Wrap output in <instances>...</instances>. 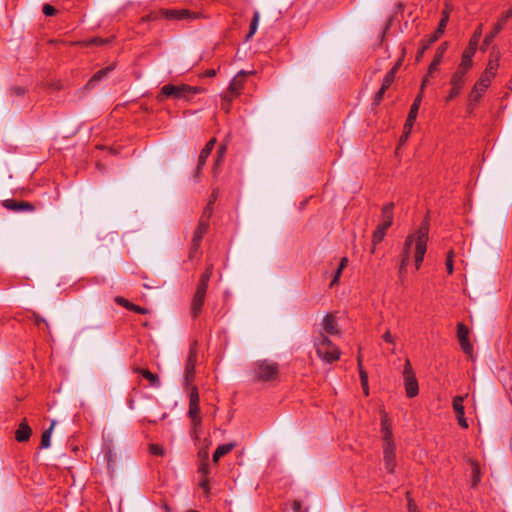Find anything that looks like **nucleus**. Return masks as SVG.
Wrapping results in <instances>:
<instances>
[{
	"instance_id": "nucleus-1",
	"label": "nucleus",
	"mask_w": 512,
	"mask_h": 512,
	"mask_svg": "<svg viewBox=\"0 0 512 512\" xmlns=\"http://www.w3.org/2000/svg\"><path fill=\"white\" fill-rule=\"evenodd\" d=\"M428 235H429V221L425 219L420 224L418 230L407 237L405 241V247L403 251V256L401 259L400 267H399V273L402 275L409 263L410 259V252H411V246L412 243L415 242V265L416 269L420 268V265L424 259L426 250H427V241H428Z\"/></svg>"
},
{
	"instance_id": "nucleus-2",
	"label": "nucleus",
	"mask_w": 512,
	"mask_h": 512,
	"mask_svg": "<svg viewBox=\"0 0 512 512\" xmlns=\"http://www.w3.org/2000/svg\"><path fill=\"white\" fill-rule=\"evenodd\" d=\"M381 432L383 438L385 468L389 473H393L396 468V448L390 424L385 417L381 420Z\"/></svg>"
},
{
	"instance_id": "nucleus-3",
	"label": "nucleus",
	"mask_w": 512,
	"mask_h": 512,
	"mask_svg": "<svg viewBox=\"0 0 512 512\" xmlns=\"http://www.w3.org/2000/svg\"><path fill=\"white\" fill-rule=\"evenodd\" d=\"M199 92L200 88L187 84H166L161 88V92L157 95V100L159 102L164 101L166 98H171L173 100H189Z\"/></svg>"
},
{
	"instance_id": "nucleus-4",
	"label": "nucleus",
	"mask_w": 512,
	"mask_h": 512,
	"mask_svg": "<svg viewBox=\"0 0 512 512\" xmlns=\"http://www.w3.org/2000/svg\"><path fill=\"white\" fill-rule=\"evenodd\" d=\"M499 62L498 59H490L484 72L481 74L479 80L475 83L471 94L470 100L477 102L482 97L486 89L489 87L492 79L496 75V71L498 69Z\"/></svg>"
},
{
	"instance_id": "nucleus-5",
	"label": "nucleus",
	"mask_w": 512,
	"mask_h": 512,
	"mask_svg": "<svg viewBox=\"0 0 512 512\" xmlns=\"http://www.w3.org/2000/svg\"><path fill=\"white\" fill-rule=\"evenodd\" d=\"M314 346L317 355L327 363L337 361L340 357V350L323 332H319L318 335L315 336Z\"/></svg>"
},
{
	"instance_id": "nucleus-6",
	"label": "nucleus",
	"mask_w": 512,
	"mask_h": 512,
	"mask_svg": "<svg viewBox=\"0 0 512 512\" xmlns=\"http://www.w3.org/2000/svg\"><path fill=\"white\" fill-rule=\"evenodd\" d=\"M189 390V409L188 416L192 423V436L197 439V429L201 426L202 418L200 416V397L195 385L186 388Z\"/></svg>"
},
{
	"instance_id": "nucleus-7",
	"label": "nucleus",
	"mask_w": 512,
	"mask_h": 512,
	"mask_svg": "<svg viewBox=\"0 0 512 512\" xmlns=\"http://www.w3.org/2000/svg\"><path fill=\"white\" fill-rule=\"evenodd\" d=\"M159 18H165L168 20H190L197 18V14L187 9H167L151 12L147 16L143 17L145 21H154Z\"/></svg>"
},
{
	"instance_id": "nucleus-8",
	"label": "nucleus",
	"mask_w": 512,
	"mask_h": 512,
	"mask_svg": "<svg viewBox=\"0 0 512 512\" xmlns=\"http://www.w3.org/2000/svg\"><path fill=\"white\" fill-rule=\"evenodd\" d=\"M254 377L258 381L275 380L279 374L278 364L269 360L257 361L253 365Z\"/></svg>"
},
{
	"instance_id": "nucleus-9",
	"label": "nucleus",
	"mask_w": 512,
	"mask_h": 512,
	"mask_svg": "<svg viewBox=\"0 0 512 512\" xmlns=\"http://www.w3.org/2000/svg\"><path fill=\"white\" fill-rule=\"evenodd\" d=\"M198 361L197 342L194 341L189 348V352L184 366V386L188 388L192 386L195 379V367Z\"/></svg>"
},
{
	"instance_id": "nucleus-10",
	"label": "nucleus",
	"mask_w": 512,
	"mask_h": 512,
	"mask_svg": "<svg viewBox=\"0 0 512 512\" xmlns=\"http://www.w3.org/2000/svg\"><path fill=\"white\" fill-rule=\"evenodd\" d=\"M403 381L406 396L414 398L419 393L418 381L409 360H406L403 370Z\"/></svg>"
},
{
	"instance_id": "nucleus-11",
	"label": "nucleus",
	"mask_w": 512,
	"mask_h": 512,
	"mask_svg": "<svg viewBox=\"0 0 512 512\" xmlns=\"http://www.w3.org/2000/svg\"><path fill=\"white\" fill-rule=\"evenodd\" d=\"M510 18H512V8L502 14L498 22L494 25L492 31L485 36L483 41L484 47H487L491 44L496 35L503 29L504 25Z\"/></svg>"
},
{
	"instance_id": "nucleus-12",
	"label": "nucleus",
	"mask_w": 512,
	"mask_h": 512,
	"mask_svg": "<svg viewBox=\"0 0 512 512\" xmlns=\"http://www.w3.org/2000/svg\"><path fill=\"white\" fill-rule=\"evenodd\" d=\"M457 338L463 352L471 355L473 346L469 341V329L463 323L457 325Z\"/></svg>"
},
{
	"instance_id": "nucleus-13",
	"label": "nucleus",
	"mask_w": 512,
	"mask_h": 512,
	"mask_svg": "<svg viewBox=\"0 0 512 512\" xmlns=\"http://www.w3.org/2000/svg\"><path fill=\"white\" fill-rule=\"evenodd\" d=\"M321 326L322 329L319 332H323L324 335L336 336L340 333L336 316L332 313L324 316Z\"/></svg>"
},
{
	"instance_id": "nucleus-14",
	"label": "nucleus",
	"mask_w": 512,
	"mask_h": 512,
	"mask_svg": "<svg viewBox=\"0 0 512 512\" xmlns=\"http://www.w3.org/2000/svg\"><path fill=\"white\" fill-rule=\"evenodd\" d=\"M464 84H465V77L461 76L459 74L453 73L451 80H450L451 89L446 97V102H449V101H452L453 99H455L460 94Z\"/></svg>"
},
{
	"instance_id": "nucleus-15",
	"label": "nucleus",
	"mask_w": 512,
	"mask_h": 512,
	"mask_svg": "<svg viewBox=\"0 0 512 512\" xmlns=\"http://www.w3.org/2000/svg\"><path fill=\"white\" fill-rule=\"evenodd\" d=\"M206 292L207 290L205 289L198 287L196 288V292L191 302V313L194 318H196L201 313L205 301Z\"/></svg>"
},
{
	"instance_id": "nucleus-16",
	"label": "nucleus",
	"mask_w": 512,
	"mask_h": 512,
	"mask_svg": "<svg viewBox=\"0 0 512 512\" xmlns=\"http://www.w3.org/2000/svg\"><path fill=\"white\" fill-rule=\"evenodd\" d=\"M209 229V223L207 219H204V217H201L199 220V223L193 233L192 240L194 242V246L201 245L202 239L204 235L207 233Z\"/></svg>"
},
{
	"instance_id": "nucleus-17",
	"label": "nucleus",
	"mask_w": 512,
	"mask_h": 512,
	"mask_svg": "<svg viewBox=\"0 0 512 512\" xmlns=\"http://www.w3.org/2000/svg\"><path fill=\"white\" fill-rule=\"evenodd\" d=\"M4 206L12 211L32 212L35 209L34 205L27 201L6 200Z\"/></svg>"
},
{
	"instance_id": "nucleus-18",
	"label": "nucleus",
	"mask_w": 512,
	"mask_h": 512,
	"mask_svg": "<svg viewBox=\"0 0 512 512\" xmlns=\"http://www.w3.org/2000/svg\"><path fill=\"white\" fill-rule=\"evenodd\" d=\"M215 143H216V139L212 138L207 142L205 147L201 150L199 158H198V163H197V174H199L201 169L204 167L207 158L210 156V154L214 148Z\"/></svg>"
},
{
	"instance_id": "nucleus-19",
	"label": "nucleus",
	"mask_w": 512,
	"mask_h": 512,
	"mask_svg": "<svg viewBox=\"0 0 512 512\" xmlns=\"http://www.w3.org/2000/svg\"><path fill=\"white\" fill-rule=\"evenodd\" d=\"M246 76H247V72L242 70L231 80L229 87H228L231 94H233V95L240 94L241 90L244 87V80H245Z\"/></svg>"
},
{
	"instance_id": "nucleus-20",
	"label": "nucleus",
	"mask_w": 512,
	"mask_h": 512,
	"mask_svg": "<svg viewBox=\"0 0 512 512\" xmlns=\"http://www.w3.org/2000/svg\"><path fill=\"white\" fill-rule=\"evenodd\" d=\"M446 49H447V43L446 42L442 43L437 48L436 53L434 55V59L431 62L430 66H429V69H428V74L429 75H432V73L437 70L438 66L442 62L443 56H444V54L446 52Z\"/></svg>"
},
{
	"instance_id": "nucleus-21",
	"label": "nucleus",
	"mask_w": 512,
	"mask_h": 512,
	"mask_svg": "<svg viewBox=\"0 0 512 512\" xmlns=\"http://www.w3.org/2000/svg\"><path fill=\"white\" fill-rule=\"evenodd\" d=\"M32 434V430L27 424L26 420H23L15 433V438L18 442H26L29 440Z\"/></svg>"
},
{
	"instance_id": "nucleus-22",
	"label": "nucleus",
	"mask_w": 512,
	"mask_h": 512,
	"mask_svg": "<svg viewBox=\"0 0 512 512\" xmlns=\"http://www.w3.org/2000/svg\"><path fill=\"white\" fill-rule=\"evenodd\" d=\"M135 372L140 374L143 378L149 381L150 386L158 388L161 385L160 379L157 374L150 372L147 369L136 368Z\"/></svg>"
},
{
	"instance_id": "nucleus-23",
	"label": "nucleus",
	"mask_w": 512,
	"mask_h": 512,
	"mask_svg": "<svg viewBox=\"0 0 512 512\" xmlns=\"http://www.w3.org/2000/svg\"><path fill=\"white\" fill-rule=\"evenodd\" d=\"M234 447H235L234 443H226V444H222V445L218 446L212 456L213 462L217 463L221 457L230 453L234 449Z\"/></svg>"
},
{
	"instance_id": "nucleus-24",
	"label": "nucleus",
	"mask_w": 512,
	"mask_h": 512,
	"mask_svg": "<svg viewBox=\"0 0 512 512\" xmlns=\"http://www.w3.org/2000/svg\"><path fill=\"white\" fill-rule=\"evenodd\" d=\"M472 66L473 59L461 57V62L454 73L465 77L467 72L472 68Z\"/></svg>"
},
{
	"instance_id": "nucleus-25",
	"label": "nucleus",
	"mask_w": 512,
	"mask_h": 512,
	"mask_svg": "<svg viewBox=\"0 0 512 512\" xmlns=\"http://www.w3.org/2000/svg\"><path fill=\"white\" fill-rule=\"evenodd\" d=\"M212 272H213V267L212 265L208 266L206 268V270L204 271V273L201 275L200 277V280H199V283L197 285L198 288H202V289H205L207 290L208 288V283L210 281V278L212 276Z\"/></svg>"
},
{
	"instance_id": "nucleus-26",
	"label": "nucleus",
	"mask_w": 512,
	"mask_h": 512,
	"mask_svg": "<svg viewBox=\"0 0 512 512\" xmlns=\"http://www.w3.org/2000/svg\"><path fill=\"white\" fill-rule=\"evenodd\" d=\"M422 99H423L422 93H418V95L415 97V99L410 107V111L408 113V118L416 120Z\"/></svg>"
},
{
	"instance_id": "nucleus-27",
	"label": "nucleus",
	"mask_w": 512,
	"mask_h": 512,
	"mask_svg": "<svg viewBox=\"0 0 512 512\" xmlns=\"http://www.w3.org/2000/svg\"><path fill=\"white\" fill-rule=\"evenodd\" d=\"M115 68L114 64H111L105 68L100 69L97 71L93 77L90 79L89 83L97 82L105 78L109 73H111Z\"/></svg>"
},
{
	"instance_id": "nucleus-28",
	"label": "nucleus",
	"mask_w": 512,
	"mask_h": 512,
	"mask_svg": "<svg viewBox=\"0 0 512 512\" xmlns=\"http://www.w3.org/2000/svg\"><path fill=\"white\" fill-rule=\"evenodd\" d=\"M393 209H394V203L390 202L386 204L382 208V219L383 221H386L387 223H393Z\"/></svg>"
},
{
	"instance_id": "nucleus-29",
	"label": "nucleus",
	"mask_w": 512,
	"mask_h": 512,
	"mask_svg": "<svg viewBox=\"0 0 512 512\" xmlns=\"http://www.w3.org/2000/svg\"><path fill=\"white\" fill-rule=\"evenodd\" d=\"M260 14L258 11H255L253 14V18L250 23L249 32L246 36V40H249L253 37V35L256 33L258 24H259Z\"/></svg>"
},
{
	"instance_id": "nucleus-30",
	"label": "nucleus",
	"mask_w": 512,
	"mask_h": 512,
	"mask_svg": "<svg viewBox=\"0 0 512 512\" xmlns=\"http://www.w3.org/2000/svg\"><path fill=\"white\" fill-rule=\"evenodd\" d=\"M464 398H465V396H460V395L455 396L453 398L452 406H453V410L456 413V415H464V406H463Z\"/></svg>"
},
{
	"instance_id": "nucleus-31",
	"label": "nucleus",
	"mask_w": 512,
	"mask_h": 512,
	"mask_svg": "<svg viewBox=\"0 0 512 512\" xmlns=\"http://www.w3.org/2000/svg\"><path fill=\"white\" fill-rule=\"evenodd\" d=\"M54 425H55V422L53 421L50 428L45 430L42 433L40 448H49L50 447L51 433H52Z\"/></svg>"
},
{
	"instance_id": "nucleus-32",
	"label": "nucleus",
	"mask_w": 512,
	"mask_h": 512,
	"mask_svg": "<svg viewBox=\"0 0 512 512\" xmlns=\"http://www.w3.org/2000/svg\"><path fill=\"white\" fill-rule=\"evenodd\" d=\"M216 197H217V192L214 190L213 193H212V198L209 201V203L207 204V206L205 207L204 212H203V214L201 216V217H204V219H207L208 222H209V219H210V217L212 215L213 204H214V201L216 200Z\"/></svg>"
},
{
	"instance_id": "nucleus-33",
	"label": "nucleus",
	"mask_w": 512,
	"mask_h": 512,
	"mask_svg": "<svg viewBox=\"0 0 512 512\" xmlns=\"http://www.w3.org/2000/svg\"><path fill=\"white\" fill-rule=\"evenodd\" d=\"M385 234L386 233L384 231H382V229H379L378 227L375 229L373 236H372L373 247L371 249V253L375 252V246L383 240Z\"/></svg>"
},
{
	"instance_id": "nucleus-34",
	"label": "nucleus",
	"mask_w": 512,
	"mask_h": 512,
	"mask_svg": "<svg viewBox=\"0 0 512 512\" xmlns=\"http://www.w3.org/2000/svg\"><path fill=\"white\" fill-rule=\"evenodd\" d=\"M110 42V39H103L101 37H94L92 39L81 42L83 46H100Z\"/></svg>"
},
{
	"instance_id": "nucleus-35",
	"label": "nucleus",
	"mask_w": 512,
	"mask_h": 512,
	"mask_svg": "<svg viewBox=\"0 0 512 512\" xmlns=\"http://www.w3.org/2000/svg\"><path fill=\"white\" fill-rule=\"evenodd\" d=\"M480 482V467L477 463L472 464V486H476Z\"/></svg>"
},
{
	"instance_id": "nucleus-36",
	"label": "nucleus",
	"mask_w": 512,
	"mask_h": 512,
	"mask_svg": "<svg viewBox=\"0 0 512 512\" xmlns=\"http://www.w3.org/2000/svg\"><path fill=\"white\" fill-rule=\"evenodd\" d=\"M104 458H105V460L107 462L108 469L112 470L113 466H114V463H115V460H116V453H114L111 449H108V451L106 452Z\"/></svg>"
},
{
	"instance_id": "nucleus-37",
	"label": "nucleus",
	"mask_w": 512,
	"mask_h": 512,
	"mask_svg": "<svg viewBox=\"0 0 512 512\" xmlns=\"http://www.w3.org/2000/svg\"><path fill=\"white\" fill-rule=\"evenodd\" d=\"M395 75L396 74H394V71H389L385 75V77H384V79L382 81L381 87H383L384 89H388L391 86V84L394 82Z\"/></svg>"
},
{
	"instance_id": "nucleus-38",
	"label": "nucleus",
	"mask_w": 512,
	"mask_h": 512,
	"mask_svg": "<svg viewBox=\"0 0 512 512\" xmlns=\"http://www.w3.org/2000/svg\"><path fill=\"white\" fill-rule=\"evenodd\" d=\"M448 20H449V13L445 9V10L442 11V16H441V19H440L438 27H437V28H439V32H444L445 31V28L447 26Z\"/></svg>"
},
{
	"instance_id": "nucleus-39",
	"label": "nucleus",
	"mask_w": 512,
	"mask_h": 512,
	"mask_svg": "<svg viewBox=\"0 0 512 512\" xmlns=\"http://www.w3.org/2000/svg\"><path fill=\"white\" fill-rule=\"evenodd\" d=\"M476 50H477V47L474 46V42L469 43L467 48L463 51L462 57L467 58V59L468 58L473 59V56H474Z\"/></svg>"
},
{
	"instance_id": "nucleus-40",
	"label": "nucleus",
	"mask_w": 512,
	"mask_h": 512,
	"mask_svg": "<svg viewBox=\"0 0 512 512\" xmlns=\"http://www.w3.org/2000/svg\"><path fill=\"white\" fill-rule=\"evenodd\" d=\"M430 45L431 44L427 40H423L421 42V46L418 49L417 54H416V61H420L421 60V58L423 57L425 51L430 47Z\"/></svg>"
},
{
	"instance_id": "nucleus-41",
	"label": "nucleus",
	"mask_w": 512,
	"mask_h": 512,
	"mask_svg": "<svg viewBox=\"0 0 512 512\" xmlns=\"http://www.w3.org/2000/svg\"><path fill=\"white\" fill-rule=\"evenodd\" d=\"M200 488L203 490V493L206 497H209L210 487H209V479L208 477H201L199 482Z\"/></svg>"
},
{
	"instance_id": "nucleus-42",
	"label": "nucleus",
	"mask_w": 512,
	"mask_h": 512,
	"mask_svg": "<svg viewBox=\"0 0 512 512\" xmlns=\"http://www.w3.org/2000/svg\"><path fill=\"white\" fill-rule=\"evenodd\" d=\"M482 35V24H480L477 29L474 31L469 43H473L474 42V46H478V42H479V39Z\"/></svg>"
},
{
	"instance_id": "nucleus-43",
	"label": "nucleus",
	"mask_w": 512,
	"mask_h": 512,
	"mask_svg": "<svg viewBox=\"0 0 512 512\" xmlns=\"http://www.w3.org/2000/svg\"><path fill=\"white\" fill-rule=\"evenodd\" d=\"M42 12L45 16L51 17L57 13V10L50 4H44L42 7Z\"/></svg>"
},
{
	"instance_id": "nucleus-44",
	"label": "nucleus",
	"mask_w": 512,
	"mask_h": 512,
	"mask_svg": "<svg viewBox=\"0 0 512 512\" xmlns=\"http://www.w3.org/2000/svg\"><path fill=\"white\" fill-rule=\"evenodd\" d=\"M149 451L151 454L156 456H162L164 454L163 447L158 444H151L149 447Z\"/></svg>"
},
{
	"instance_id": "nucleus-45",
	"label": "nucleus",
	"mask_w": 512,
	"mask_h": 512,
	"mask_svg": "<svg viewBox=\"0 0 512 512\" xmlns=\"http://www.w3.org/2000/svg\"><path fill=\"white\" fill-rule=\"evenodd\" d=\"M414 123H415V119H411V118L407 117L406 122L404 124L403 133L410 135Z\"/></svg>"
},
{
	"instance_id": "nucleus-46",
	"label": "nucleus",
	"mask_w": 512,
	"mask_h": 512,
	"mask_svg": "<svg viewBox=\"0 0 512 512\" xmlns=\"http://www.w3.org/2000/svg\"><path fill=\"white\" fill-rule=\"evenodd\" d=\"M414 123H415V119H411V118L407 117L406 122L404 124L403 133L410 135Z\"/></svg>"
},
{
	"instance_id": "nucleus-47",
	"label": "nucleus",
	"mask_w": 512,
	"mask_h": 512,
	"mask_svg": "<svg viewBox=\"0 0 512 512\" xmlns=\"http://www.w3.org/2000/svg\"><path fill=\"white\" fill-rule=\"evenodd\" d=\"M406 495H407V500H408V504H407L408 512H420L417 505L415 504L413 499L410 497V493L407 492Z\"/></svg>"
},
{
	"instance_id": "nucleus-48",
	"label": "nucleus",
	"mask_w": 512,
	"mask_h": 512,
	"mask_svg": "<svg viewBox=\"0 0 512 512\" xmlns=\"http://www.w3.org/2000/svg\"><path fill=\"white\" fill-rule=\"evenodd\" d=\"M452 256H453V252L450 251L448 253V256H447V259H446V269H447V272L448 274H452L453 273V259H452Z\"/></svg>"
},
{
	"instance_id": "nucleus-49",
	"label": "nucleus",
	"mask_w": 512,
	"mask_h": 512,
	"mask_svg": "<svg viewBox=\"0 0 512 512\" xmlns=\"http://www.w3.org/2000/svg\"><path fill=\"white\" fill-rule=\"evenodd\" d=\"M358 366H359V374H360L361 383L362 382H367L368 381V375H367L366 371L363 370L362 361H361L360 357H358Z\"/></svg>"
},
{
	"instance_id": "nucleus-50",
	"label": "nucleus",
	"mask_w": 512,
	"mask_h": 512,
	"mask_svg": "<svg viewBox=\"0 0 512 512\" xmlns=\"http://www.w3.org/2000/svg\"><path fill=\"white\" fill-rule=\"evenodd\" d=\"M198 472L201 474V477H207L209 474V466L206 461L202 462L198 468Z\"/></svg>"
},
{
	"instance_id": "nucleus-51",
	"label": "nucleus",
	"mask_w": 512,
	"mask_h": 512,
	"mask_svg": "<svg viewBox=\"0 0 512 512\" xmlns=\"http://www.w3.org/2000/svg\"><path fill=\"white\" fill-rule=\"evenodd\" d=\"M199 249H200V245H197L196 247L194 246V242L192 241L191 242V247H190V250H189V254H188V257L190 260H193L197 254L199 253Z\"/></svg>"
},
{
	"instance_id": "nucleus-52",
	"label": "nucleus",
	"mask_w": 512,
	"mask_h": 512,
	"mask_svg": "<svg viewBox=\"0 0 512 512\" xmlns=\"http://www.w3.org/2000/svg\"><path fill=\"white\" fill-rule=\"evenodd\" d=\"M342 272H343V270H340V268H339V267H337L336 271L334 272V275H333L332 281H331V283H330V287H333V286H335L336 284H338L339 279H340V277H341V275H342Z\"/></svg>"
},
{
	"instance_id": "nucleus-53",
	"label": "nucleus",
	"mask_w": 512,
	"mask_h": 512,
	"mask_svg": "<svg viewBox=\"0 0 512 512\" xmlns=\"http://www.w3.org/2000/svg\"><path fill=\"white\" fill-rule=\"evenodd\" d=\"M128 310L139 313V314H146L148 312V310L145 307H141V306L135 305L133 303L129 306Z\"/></svg>"
},
{
	"instance_id": "nucleus-54",
	"label": "nucleus",
	"mask_w": 512,
	"mask_h": 512,
	"mask_svg": "<svg viewBox=\"0 0 512 512\" xmlns=\"http://www.w3.org/2000/svg\"><path fill=\"white\" fill-rule=\"evenodd\" d=\"M386 91H387V89H384L383 87H381V88L379 89V91L375 94V97H374V103H375L376 105H378V104L382 101V99H383L384 94H385V92H386Z\"/></svg>"
},
{
	"instance_id": "nucleus-55",
	"label": "nucleus",
	"mask_w": 512,
	"mask_h": 512,
	"mask_svg": "<svg viewBox=\"0 0 512 512\" xmlns=\"http://www.w3.org/2000/svg\"><path fill=\"white\" fill-rule=\"evenodd\" d=\"M11 94L15 96H22L25 94L26 90L20 86H14L10 89Z\"/></svg>"
},
{
	"instance_id": "nucleus-56",
	"label": "nucleus",
	"mask_w": 512,
	"mask_h": 512,
	"mask_svg": "<svg viewBox=\"0 0 512 512\" xmlns=\"http://www.w3.org/2000/svg\"><path fill=\"white\" fill-rule=\"evenodd\" d=\"M237 96H238V95H233V94H231V93H230V91H229V89H227V91H226V92H224V93L222 94V101H223V102L231 103V102L233 101V99H234L235 97H237Z\"/></svg>"
},
{
	"instance_id": "nucleus-57",
	"label": "nucleus",
	"mask_w": 512,
	"mask_h": 512,
	"mask_svg": "<svg viewBox=\"0 0 512 512\" xmlns=\"http://www.w3.org/2000/svg\"><path fill=\"white\" fill-rule=\"evenodd\" d=\"M225 151H226V147L224 145L220 146V148L218 150V157L214 164V169L216 168L217 165H219L221 163L222 157H223Z\"/></svg>"
},
{
	"instance_id": "nucleus-58",
	"label": "nucleus",
	"mask_w": 512,
	"mask_h": 512,
	"mask_svg": "<svg viewBox=\"0 0 512 512\" xmlns=\"http://www.w3.org/2000/svg\"><path fill=\"white\" fill-rule=\"evenodd\" d=\"M115 302L121 306H124L127 309H129V306L132 304L131 302L120 296L115 298Z\"/></svg>"
},
{
	"instance_id": "nucleus-59",
	"label": "nucleus",
	"mask_w": 512,
	"mask_h": 512,
	"mask_svg": "<svg viewBox=\"0 0 512 512\" xmlns=\"http://www.w3.org/2000/svg\"><path fill=\"white\" fill-rule=\"evenodd\" d=\"M444 32H439V28L436 29V31L433 33V35H431L429 37V39L427 40L430 44H433L434 42H436L439 37L443 34Z\"/></svg>"
},
{
	"instance_id": "nucleus-60",
	"label": "nucleus",
	"mask_w": 512,
	"mask_h": 512,
	"mask_svg": "<svg viewBox=\"0 0 512 512\" xmlns=\"http://www.w3.org/2000/svg\"><path fill=\"white\" fill-rule=\"evenodd\" d=\"M444 32H439V28L436 29V31L433 33V35H431L429 37V39L427 40L430 44H433L434 42H436L439 37L443 34Z\"/></svg>"
},
{
	"instance_id": "nucleus-61",
	"label": "nucleus",
	"mask_w": 512,
	"mask_h": 512,
	"mask_svg": "<svg viewBox=\"0 0 512 512\" xmlns=\"http://www.w3.org/2000/svg\"><path fill=\"white\" fill-rule=\"evenodd\" d=\"M457 416V421H458V424L462 427V428H468V422L465 418L464 415H456Z\"/></svg>"
},
{
	"instance_id": "nucleus-62",
	"label": "nucleus",
	"mask_w": 512,
	"mask_h": 512,
	"mask_svg": "<svg viewBox=\"0 0 512 512\" xmlns=\"http://www.w3.org/2000/svg\"><path fill=\"white\" fill-rule=\"evenodd\" d=\"M34 322L37 326H40L41 324H44L48 327V322L42 318L41 316L34 314Z\"/></svg>"
},
{
	"instance_id": "nucleus-63",
	"label": "nucleus",
	"mask_w": 512,
	"mask_h": 512,
	"mask_svg": "<svg viewBox=\"0 0 512 512\" xmlns=\"http://www.w3.org/2000/svg\"><path fill=\"white\" fill-rule=\"evenodd\" d=\"M383 340L388 343H394V338L391 335L390 331H386L384 335L382 336Z\"/></svg>"
},
{
	"instance_id": "nucleus-64",
	"label": "nucleus",
	"mask_w": 512,
	"mask_h": 512,
	"mask_svg": "<svg viewBox=\"0 0 512 512\" xmlns=\"http://www.w3.org/2000/svg\"><path fill=\"white\" fill-rule=\"evenodd\" d=\"M391 223H387L386 221L381 220V223L377 226L379 229H382L386 233L388 228L391 226Z\"/></svg>"
}]
</instances>
